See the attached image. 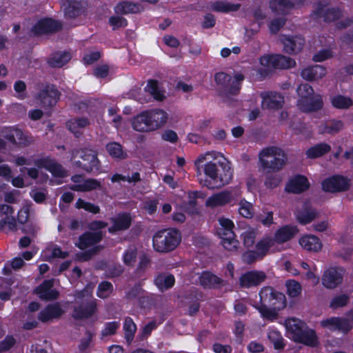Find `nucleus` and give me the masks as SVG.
Returning a JSON list of instances; mask_svg holds the SVG:
<instances>
[{"mask_svg": "<svg viewBox=\"0 0 353 353\" xmlns=\"http://www.w3.org/2000/svg\"><path fill=\"white\" fill-rule=\"evenodd\" d=\"M259 295L260 304L255 307L264 319H276L278 312L287 306L285 295L272 286L263 287Z\"/></svg>", "mask_w": 353, "mask_h": 353, "instance_id": "nucleus-1", "label": "nucleus"}, {"mask_svg": "<svg viewBox=\"0 0 353 353\" xmlns=\"http://www.w3.org/2000/svg\"><path fill=\"white\" fill-rule=\"evenodd\" d=\"M204 179L199 178L200 183L208 189H216L228 184L233 176V170L228 163L217 165L212 161L203 167Z\"/></svg>", "mask_w": 353, "mask_h": 353, "instance_id": "nucleus-2", "label": "nucleus"}, {"mask_svg": "<svg viewBox=\"0 0 353 353\" xmlns=\"http://www.w3.org/2000/svg\"><path fill=\"white\" fill-rule=\"evenodd\" d=\"M70 159L74 165L87 173H99L101 163L96 150L88 148H75L70 152Z\"/></svg>", "mask_w": 353, "mask_h": 353, "instance_id": "nucleus-3", "label": "nucleus"}, {"mask_svg": "<svg viewBox=\"0 0 353 353\" xmlns=\"http://www.w3.org/2000/svg\"><path fill=\"white\" fill-rule=\"evenodd\" d=\"M181 241V234L176 228H167L158 230L152 237L154 250L159 253H169L174 251Z\"/></svg>", "mask_w": 353, "mask_h": 353, "instance_id": "nucleus-4", "label": "nucleus"}, {"mask_svg": "<svg viewBox=\"0 0 353 353\" xmlns=\"http://www.w3.org/2000/svg\"><path fill=\"white\" fill-rule=\"evenodd\" d=\"M286 155L279 148L272 146L264 148L259 154V161L268 172H277L285 164Z\"/></svg>", "mask_w": 353, "mask_h": 353, "instance_id": "nucleus-5", "label": "nucleus"}, {"mask_svg": "<svg viewBox=\"0 0 353 353\" xmlns=\"http://www.w3.org/2000/svg\"><path fill=\"white\" fill-rule=\"evenodd\" d=\"M61 93L57 85L50 83H43L34 96L37 104L45 110H51L60 99Z\"/></svg>", "mask_w": 353, "mask_h": 353, "instance_id": "nucleus-6", "label": "nucleus"}, {"mask_svg": "<svg viewBox=\"0 0 353 353\" xmlns=\"http://www.w3.org/2000/svg\"><path fill=\"white\" fill-rule=\"evenodd\" d=\"M244 80L242 74H236L234 79L224 72H219L214 74V81L219 87L220 91L225 94L237 95L241 88V82Z\"/></svg>", "mask_w": 353, "mask_h": 353, "instance_id": "nucleus-7", "label": "nucleus"}, {"mask_svg": "<svg viewBox=\"0 0 353 353\" xmlns=\"http://www.w3.org/2000/svg\"><path fill=\"white\" fill-rule=\"evenodd\" d=\"M220 228L217 229V233L221 239V244L223 248L229 251H236L238 249L239 241L236 239L233 231L234 224L232 220L228 218H220L219 220Z\"/></svg>", "mask_w": 353, "mask_h": 353, "instance_id": "nucleus-8", "label": "nucleus"}, {"mask_svg": "<svg viewBox=\"0 0 353 353\" xmlns=\"http://www.w3.org/2000/svg\"><path fill=\"white\" fill-rule=\"evenodd\" d=\"M63 29L61 21L51 17H43L38 20L31 28L34 36L48 35L57 33Z\"/></svg>", "mask_w": 353, "mask_h": 353, "instance_id": "nucleus-9", "label": "nucleus"}, {"mask_svg": "<svg viewBox=\"0 0 353 353\" xmlns=\"http://www.w3.org/2000/svg\"><path fill=\"white\" fill-rule=\"evenodd\" d=\"M240 196L241 192L239 190H223L209 196L205 201V205L213 208L232 203L234 204Z\"/></svg>", "mask_w": 353, "mask_h": 353, "instance_id": "nucleus-10", "label": "nucleus"}, {"mask_svg": "<svg viewBox=\"0 0 353 353\" xmlns=\"http://www.w3.org/2000/svg\"><path fill=\"white\" fill-rule=\"evenodd\" d=\"M321 188L325 192H345L350 188V180L347 176L334 174L325 179L321 183Z\"/></svg>", "mask_w": 353, "mask_h": 353, "instance_id": "nucleus-11", "label": "nucleus"}, {"mask_svg": "<svg viewBox=\"0 0 353 353\" xmlns=\"http://www.w3.org/2000/svg\"><path fill=\"white\" fill-rule=\"evenodd\" d=\"M260 63L267 68L273 69H288L294 67L295 61L283 54H268L260 58Z\"/></svg>", "mask_w": 353, "mask_h": 353, "instance_id": "nucleus-12", "label": "nucleus"}, {"mask_svg": "<svg viewBox=\"0 0 353 353\" xmlns=\"http://www.w3.org/2000/svg\"><path fill=\"white\" fill-rule=\"evenodd\" d=\"M0 232H10L17 230V219L14 216V209L12 206L0 204Z\"/></svg>", "mask_w": 353, "mask_h": 353, "instance_id": "nucleus-13", "label": "nucleus"}, {"mask_svg": "<svg viewBox=\"0 0 353 353\" xmlns=\"http://www.w3.org/2000/svg\"><path fill=\"white\" fill-rule=\"evenodd\" d=\"M63 6L65 17L74 19L86 14L88 1L87 0H65Z\"/></svg>", "mask_w": 353, "mask_h": 353, "instance_id": "nucleus-14", "label": "nucleus"}, {"mask_svg": "<svg viewBox=\"0 0 353 353\" xmlns=\"http://www.w3.org/2000/svg\"><path fill=\"white\" fill-rule=\"evenodd\" d=\"M34 165L38 168L46 169L54 177L63 178L66 176V171L62 165L57 162V161L50 156L37 159L34 162Z\"/></svg>", "mask_w": 353, "mask_h": 353, "instance_id": "nucleus-15", "label": "nucleus"}, {"mask_svg": "<svg viewBox=\"0 0 353 353\" xmlns=\"http://www.w3.org/2000/svg\"><path fill=\"white\" fill-rule=\"evenodd\" d=\"M345 270L341 267H330L322 276L323 285L328 289H334L342 283Z\"/></svg>", "mask_w": 353, "mask_h": 353, "instance_id": "nucleus-16", "label": "nucleus"}, {"mask_svg": "<svg viewBox=\"0 0 353 353\" xmlns=\"http://www.w3.org/2000/svg\"><path fill=\"white\" fill-rule=\"evenodd\" d=\"M267 278L263 271L250 270L243 273L239 278V284L242 288H250L261 285Z\"/></svg>", "mask_w": 353, "mask_h": 353, "instance_id": "nucleus-17", "label": "nucleus"}, {"mask_svg": "<svg viewBox=\"0 0 353 353\" xmlns=\"http://www.w3.org/2000/svg\"><path fill=\"white\" fill-rule=\"evenodd\" d=\"M313 13L316 17L323 18L326 23L336 21L343 15V12L339 8L332 7L325 9V6L322 2L318 3Z\"/></svg>", "mask_w": 353, "mask_h": 353, "instance_id": "nucleus-18", "label": "nucleus"}, {"mask_svg": "<svg viewBox=\"0 0 353 353\" xmlns=\"http://www.w3.org/2000/svg\"><path fill=\"white\" fill-rule=\"evenodd\" d=\"M64 310L59 303H49L38 314V320L43 323L59 319Z\"/></svg>", "mask_w": 353, "mask_h": 353, "instance_id": "nucleus-19", "label": "nucleus"}, {"mask_svg": "<svg viewBox=\"0 0 353 353\" xmlns=\"http://www.w3.org/2000/svg\"><path fill=\"white\" fill-rule=\"evenodd\" d=\"M200 285L204 289H221L225 285V281L210 271H203L199 276Z\"/></svg>", "mask_w": 353, "mask_h": 353, "instance_id": "nucleus-20", "label": "nucleus"}, {"mask_svg": "<svg viewBox=\"0 0 353 353\" xmlns=\"http://www.w3.org/2000/svg\"><path fill=\"white\" fill-rule=\"evenodd\" d=\"M310 187L307 178L302 174H296L287 183L285 190L288 193L301 194Z\"/></svg>", "mask_w": 353, "mask_h": 353, "instance_id": "nucleus-21", "label": "nucleus"}, {"mask_svg": "<svg viewBox=\"0 0 353 353\" xmlns=\"http://www.w3.org/2000/svg\"><path fill=\"white\" fill-rule=\"evenodd\" d=\"M299 109L306 113L314 112L321 110L323 107V101L322 96L315 94L298 100Z\"/></svg>", "mask_w": 353, "mask_h": 353, "instance_id": "nucleus-22", "label": "nucleus"}, {"mask_svg": "<svg viewBox=\"0 0 353 353\" xmlns=\"http://www.w3.org/2000/svg\"><path fill=\"white\" fill-rule=\"evenodd\" d=\"M321 326L330 330L341 331L344 334L348 333L352 328L349 321L345 318L332 316L321 321Z\"/></svg>", "mask_w": 353, "mask_h": 353, "instance_id": "nucleus-23", "label": "nucleus"}, {"mask_svg": "<svg viewBox=\"0 0 353 353\" xmlns=\"http://www.w3.org/2000/svg\"><path fill=\"white\" fill-rule=\"evenodd\" d=\"M112 226L108 228V232L115 234L117 232L127 230L132 225V219L129 212H119L111 219Z\"/></svg>", "mask_w": 353, "mask_h": 353, "instance_id": "nucleus-24", "label": "nucleus"}, {"mask_svg": "<svg viewBox=\"0 0 353 353\" xmlns=\"http://www.w3.org/2000/svg\"><path fill=\"white\" fill-rule=\"evenodd\" d=\"M53 285V279H46L35 288L34 292L41 300H56L59 297V292L57 290L52 289Z\"/></svg>", "mask_w": 353, "mask_h": 353, "instance_id": "nucleus-25", "label": "nucleus"}, {"mask_svg": "<svg viewBox=\"0 0 353 353\" xmlns=\"http://www.w3.org/2000/svg\"><path fill=\"white\" fill-rule=\"evenodd\" d=\"M97 311L96 299L75 306L72 316L75 320L88 319L91 318Z\"/></svg>", "mask_w": 353, "mask_h": 353, "instance_id": "nucleus-26", "label": "nucleus"}, {"mask_svg": "<svg viewBox=\"0 0 353 353\" xmlns=\"http://www.w3.org/2000/svg\"><path fill=\"white\" fill-rule=\"evenodd\" d=\"M305 42L301 36H284L282 39L283 51L289 54H297L303 48Z\"/></svg>", "mask_w": 353, "mask_h": 353, "instance_id": "nucleus-27", "label": "nucleus"}, {"mask_svg": "<svg viewBox=\"0 0 353 353\" xmlns=\"http://www.w3.org/2000/svg\"><path fill=\"white\" fill-rule=\"evenodd\" d=\"M132 127L137 132H153L152 124L150 118L148 110L141 112L134 117L132 119Z\"/></svg>", "mask_w": 353, "mask_h": 353, "instance_id": "nucleus-28", "label": "nucleus"}, {"mask_svg": "<svg viewBox=\"0 0 353 353\" xmlns=\"http://www.w3.org/2000/svg\"><path fill=\"white\" fill-rule=\"evenodd\" d=\"M5 133V139L13 145L27 146L30 143L28 137L22 130L17 127L7 128Z\"/></svg>", "mask_w": 353, "mask_h": 353, "instance_id": "nucleus-29", "label": "nucleus"}, {"mask_svg": "<svg viewBox=\"0 0 353 353\" xmlns=\"http://www.w3.org/2000/svg\"><path fill=\"white\" fill-rule=\"evenodd\" d=\"M263 98L262 106L268 110L281 109L284 103V97L276 92H270L261 94Z\"/></svg>", "mask_w": 353, "mask_h": 353, "instance_id": "nucleus-30", "label": "nucleus"}, {"mask_svg": "<svg viewBox=\"0 0 353 353\" xmlns=\"http://www.w3.org/2000/svg\"><path fill=\"white\" fill-rule=\"evenodd\" d=\"M103 239L101 231L85 232L79 236L76 246L80 250H85L89 246L99 243Z\"/></svg>", "mask_w": 353, "mask_h": 353, "instance_id": "nucleus-31", "label": "nucleus"}, {"mask_svg": "<svg viewBox=\"0 0 353 353\" xmlns=\"http://www.w3.org/2000/svg\"><path fill=\"white\" fill-rule=\"evenodd\" d=\"M114 12L119 15L139 14L143 11V6L139 3L130 1H121L115 6Z\"/></svg>", "mask_w": 353, "mask_h": 353, "instance_id": "nucleus-32", "label": "nucleus"}, {"mask_svg": "<svg viewBox=\"0 0 353 353\" xmlns=\"http://www.w3.org/2000/svg\"><path fill=\"white\" fill-rule=\"evenodd\" d=\"M297 232L298 229L296 226L285 225L279 228L275 232L272 240L274 243H283L293 239Z\"/></svg>", "mask_w": 353, "mask_h": 353, "instance_id": "nucleus-33", "label": "nucleus"}, {"mask_svg": "<svg viewBox=\"0 0 353 353\" xmlns=\"http://www.w3.org/2000/svg\"><path fill=\"white\" fill-rule=\"evenodd\" d=\"M72 56L67 51H57L52 52L47 59L48 65L52 68H61L66 65L70 60Z\"/></svg>", "mask_w": 353, "mask_h": 353, "instance_id": "nucleus-34", "label": "nucleus"}, {"mask_svg": "<svg viewBox=\"0 0 353 353\" xmlns=\"http://www.w3.org/2000/svg\"><path fill=\"white\" fill-rule=\"evenodd\" d=\"M326 68L320 65H315L303 69L301 76L303 79L312 81L323 78L326 74Z\"/></svg>", "mask_w": 353, "mask_h": 353, "instance_id": "nucleus-35", "label": "nucleus"}, {"mask_svg": "<svg viewBox=\"0 0 353 353\" xmlns=\"http://www.w3.org/2000/svg\"><path fill=\"white\" fill-rule=\"evenodd\" d=\"M301 247L308 251L319 252L322 248V243L319 237L309 234L302 236L299 239Z\"/></svg>", "mask_w": 353, "mask_h": 353, "instance_id": "nucleus-36", "label": "nucleus"}, {"mask_svg": "<svg viewBox=\"0 0 353 353\" xmlns=\"http://www.w3.org/2000/svg\"><path fill=\"white\" fill-rule=\"evenodd\" d=\"M188 201L183 205L184 211L188 214H196L199 213L197 208V199L203 198V194L200 191H189L188 192Z\"/></svg>", "mask_w": 353, "mask_h": 353, "instance_id": "nucleus-37", "label": "nucleus"}, {"mask_svg": "<svg viewBox=\"0 0 353 353\" xmlns=\"http://www.w3.org/2000/svg\"><path fill=\"white\" fill-rule=\"evenodd\" d=\"M331 151V146L325 142L314 145L305 151V156L307 159H315L324 156Z\"/></svg>", "mask_w": 353, "mask_h": 353, "instance_id": "nucleus-38", "label": "nucleus"}, {"mask_svg": "<svg viewBox=\"0 0 353 353\" xmlns=\"http://www.w3.org/2000/svg\"><path fill=\"white\" fill-rule=\"evenodd\" d=\"M148 111L154 131L165 124L168 118L166 112L161 109H152Z\"/></svg>", "mask_w": 353, "mask_h": 353, "instance_id": "nucleus-39", "label": "nucleus"}, {"mask_svg": "<svg viewBox=\"0 0 353 353\" xmlns=\"http://www.w3.org/2000/svg\"><path fill=\"white\" fill-rule=\"evenodd\" d=\"M101 183L96 179H87L81 184L72 185L70 189L77 192H89L94 190H100Z\"/></svg>", "mask_w": 353, "mask_h": 353, "instance_id": "nucleus-40", "label": "nucleus"}, {"mask_svg": "<svg viewBox=\"0 0 353 353\" xmlns=\"http://www.w3.org/2000/svg\"><path fill=\"white\" fill-rule=\"evenodd\" d=\"M295 342L312 347H316L319 343L316 332L312 329L305 330L297 339H295Z\"/></svg>", "mask_w": 353, "mask_h": 353, "instance_id": "nucleus-41", "label": "nucleus"}, {"mask_svg": "<svg viewBox=\"0 0 353 353\" xmlns=\"http://www.w3.org/2000/svg\"><path fill=\"white\" fill-rule=\"evenodd\" d=\"M240 8V3H231L222 1H216L211 4V8L213 11L221 13L236 12Z\"/></svg>", "mask_w": 353, "mask_h": 353, "instance_id": "nucleus-42", "label": "nucleus"}, {"mask_svg": "<svg viewBox=\"0 0 353 353\" xmlns=\"http://www.w3.org/2000/svg\"><path fill=\"white\" fill-rule=\"evenodd\" d=\"M90 125V121L86 117H79L67 122V127L68 130L74 134L76 137H79L81 132L78 130V128H83Z\"/></svg>", "mask_w": 353, "mask_h": 353, "instance_id": "nucleus-43", "label": "nucleus"}, {"mask_svg": "<svg viewBox=\"0 0 353 353\" xmlns=\"http://www.w3.org/2000/svg\"><path fill=\"white\" fill-rule=\"evenodd\" d=\"M274 245V243L272 240V237L270 236H265L255 244V250L263 259L268 254L270 249Z\"/></svg>", "mask_w": 353, "mask_h": 353, "instance_id": "nucleus-44", "label": "nucleus"}, {"mask_svg": "<svg viewBox=\"0 0 353 353\" xmlns=\"http://www.w3.org/2000/svg\"><path fill=\"white\" fill-rule=\"evenodd\" d=\"M154 283L161 292H163L174 286L175 278L171 274L168 275L159 274L154 279Z\"/></svg>", "mask_w": 353, "mask_h": 353, "instance_id": "nucleus-45", "label": "nucleus"}, {"mask_svg": "<svg viewBox=\"0 0 353 353\" xmlns=\"http://www.w3.org/2000/svg\"><path fill=\"white\" fill-rule=\"evenodd\" d=\"M296 219L301 225H306L311 223L317 216L316 210L305 207L296 213Z\"/></svg>", "mask_w": 353, "mask_h": 353, "instance_id": "nucleus-46", "label": "nucleus"}, {"mask_svg": "<svg viewBox=\"0 0 353 353\" xmlns=\"http://www.w3.org/2000/svg\"><path fill=\"white\" fill-rule=\"evenodd\" d=\"M294 6V3L290 0H272L270 3L272 12L281 14H287Z\"/></svg>", "mask_w": 353, "mask_h": 353, "instance_id": "nucleus-47", "label": "nucleus"}, {"mask_svg": "<svg viewBox=\"0 0 353 353\" xmlns=\"http://www.w3.org/2000/svg\"><path fill=\"white\" fill-rule=\"evenodd\" d=\"M105 149L109 155L113 159H123L127 156L126 153L123 151L122 145L116 141L107 143Z\"/></svg>", "mask_w": 353, "mask_h": 353, "instance_id": "nucleus-48", "label": "nucleus"}, {"mask_svg": "<svg viewBox=\"0 0 353 353\" xmlns=\"http://www.w3.org/2000/svg\"><path fill=\"white\" fill-rule=\"evenodd\" d=\"M332 105L339 110H347L353 105V100L347 96L336 94L331 99Z\"/></svg>", "mask_w": 353, "mask_h": 353, "instance_id": "nucleus-49", "label": "nucleus"}, {"mask_svg": "<svg viewBox=\"0 0 353 353\" xmlns=\"http://www.w3.org/2000/svg\"><path fill=\"white\" fill-rule=\"evenodd\" d=\"M123 330L126 342L130 345L134 339V334L137 330V325L131 317L127 316L125 318Z\"/></svg>", "mask_w": 353, "mask_h": 353, "instance_id": "nucleus-50", "label": "nucleus"}, {"mask_svg": "<svg viewBox=\"0 0 353 353\" xmlns=\"http://www.w3.org/2000/svg\"><path fill=\"white\" fill-rule=\"evenodd\" d=\"M268 338L273 343L275 350H283L285 347V343L281 332L277 330H270L268 333Z\"/></svg>", "mask_w": 353, "mask_h": 353, "instance_id": "nucleus-51", "label": "nucleus"}, {"mask_svg": "<svg viewBox=\"0 0 353 353\" xmlns=\"http://www.w3.org/2000/svg\"><path fill=\"white\" fill-rule=\"evenodd\" d=\"M145 90L146 92H149L157 101H161L165 98L163 94L159 90V82L157 80H148Z\"/></svg>", "mask_w": 353, "mask_h": 353, "instance_id": "nucleus-52", "label": "nucleus"}, {"mask_svg": "<svg viewBox=\"0 0 353 353\" xmlns=\"http://www.w3.org/2000/svg\"><path fill=\"white\" fill-rule=\"evenodd\" d=\"M239 212L244 218L251 219L254 216V208L251 203L245 199L240 200L239 203Z\"/></svg>", "mask_w": 353, "mask_h": 353, "instance_id": "nucleus-53", "label": "nucleus"}, {"mask_svg": "<svg viewBox=\"0 0 353 353\" xmlns=\"http://www.w3.org/2000/svg\"><path fill=\"white\" fill-rule=\"evenodd\" d=\"M343 122L341 120L332 119L327 121L324 125V130L330 134H335L343 128Z\"/></svg>", "mask_w": 353, "mask_h": 353, "instance_id": "nucleus-54", "label": "nucleus"}, {"mask_svg": "<svg viewBox=\"0 0 353 353\" xmlns=\"http://www.w3.org/2000/svg\"><path fill=\"white\" fill-rule=\"evenodd\" d=\"M285 287L287 288V294L291 298H296L301 293V285L295 280H288L285 283Z\"/></svg>", "mask_w": 353, "mask_h": 353, "instance_id": "nucleus-55", "label": "nucleus"}, {"mask_svg": "<svg viewBox=\"0 0 353 353\" xmlns=\"http://www.w3.org/2000/svg\"><path fill=\"white\" fill-rule=\"evenodd\" d=\"M75 207L77 209H83L85 211L94 214H97L100 212V208L99 205L88 201H85L81 198L78 199L77 201Z\"/></svg>", "mask_w": 353, "mask_h": 353, "instance_id": "nucleus-56", "label": "nucleus"}, {"mask_svg": "<svg viewBox=\"0 0 353 353\" xmlns=\"http://www.w3.org/2000/svg\"><path fill=\"white\" fill-rule=\"evenodd\" d=\"M113 291L112 284L107 281L101 282L97 288V296L100 299H106Z\"/></svg>", "mask_w": 353, "mask_h": 353, "instance_id": "nucleus-57", "label": "nucleus"}, {"mask_svg": "<svg viewBox=\"0 0 353 353\" xmlns=\"http://www.w3.org/2000/svg\"><path fill=\"white\" fill-rule=\"evenodd\" d=\"M241 260L244 264L252 265L257 261L263 260V259L255 250L248 249L242 253Z\"/></svg>", "mask_w": 353, "mask_h": 353, "instance_id": "nucleus-58", "label": "nucleus"}, {"mask_svg": "<svg viewBox=\"0 0 353 353\" xmlns=\"http://www.w3.org/2000/svg\"><path fill=\"white\" fill-rule=\"evenodd\" d=\"M349 301L350 296L348 295L345 294H339L332 298L330 303V307L334 310L343 307L347 305Z\"/></svg>", "mask_w": 353, "mask_h": 353, "instance_id": "nucleus-59", "label": "nucleus"}, {"mask_svg": "<svg viewBox=\"0 0 353 353\" xmlns=\"http://www.w3.org/2000/svg\"><path fill=\"white\" fill-rule=\"evenodd\" d=\"M256 233L254 230H246L241 234L244 246L247 249L252 248L256 239Z\"/></svg>", "mask_w": 353, "mask_h": 353, "instance_id": "nucleus-60", "label": "nucleus"}, {"mask_svg": "<svg viewBox=\"0 0 353 353\" xmlns=\"http://www.w3.org/2000/svg\"><path fill=\"white\" fill-rule=\"evenodd\" d=\"M14 90L17 92V98L20 100H23L28 97L27 85L26 83L22 80H18L14 82Z\"/></svg>", "mask_w": 353, "mask_h": 353, "instance_id": "nucleus-61", "label": "nucleus"}, {"mask_svg": "<svg viewBox=\"0 0 353 353\" xmlns=\"http://www.w3.org/2000/svg\"><path fill=\"white\" fill-rule=\"evenodd\" d=\"M119 321L107 322L104 325V328L101 330L102 336H112L116 334L120 327Z\"/></svg>", "mask_w": 353, "mask_h": 353, "instance_id": "nucleus-62", "label": "nucleus"}, {"mask_svg": "<svg viewBox=\"0 0 353 353\" xmlns=\"http://www.w3.org/2000/svg\"><path fill=\"white\" fill-rule=\"evenodd\" d=\"M245 326V323L241 321H236L234 322V329L233 330V333L235 335L236 342L239 345L243 343Z\"/></svg>", "mask_w": 353, "mask_h": 353, "instance_id": "nucleus-63", "label": "nucleus"}, {"mask_svg": "<svg viewBox=\"0 0 353 353\" xmlns=\"http://www.w3.org/2000/svg\"><path fill=\"white\" fill-rule=\"evenodd\" d=\"M109 24L112 29L117 30L121 28H125L128 25V20L122 16H112L109 18Z\"/></svg>", "mask_w": 353, "mask_h": 353, "instance_id": "nucleus-64", "label": "nucleus"}]
</instances>
